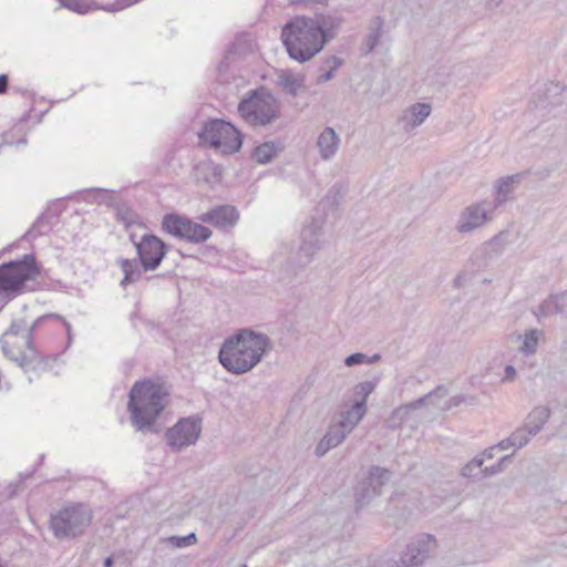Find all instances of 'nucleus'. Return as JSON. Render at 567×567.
<instances>
[{
    "mask_svg": "<svg viewBox=\"0 0 567 567\" xmlns=\"http://www.w3.org/2000/svg\"><path fill=\"white\" fill-rule=\"evenodd\" d=\"M270 349L267 334L244 329L224 341L218 359L228 372L243 374L255 368Z\"/></svg>",
    "mask_w": 567,
    "mask_h": 567,
    "instance_id": "obj_1",
    "label": "nucleus"
},
{
    "mask_svg": "<svg viewBox=\"0 0 567 567\" xmlns=\"http://www.w3.org/2000/svg\"><path fill=\"white\" fill-rule=\"evenodd\" d=\"M133 2H127V1L117 2V3H106V4L102 6L101 8L106 11H118V10L124 9L125 7H128Z\"/></svg>",
    "mask_w": 567,
    "mask_h": 567,
    "instance_id": "obj_44",
    "label": "nucleus"
},
{
    "mask_svg": "<svg viewBox=\"0 0 567 567\" xmlns=\"http://www.w3.org/2000/svg\"><path fill=\"white\" fill-rule=\"evenodd\" d=\"M198 137L202 143L221 154L237 153L243 144L241 133L231 123L219 118L207 121Z\"/></svg>",
    "mask_w": 567,
    "mask_h": 567,
    "instance_id": "obj_6",
    "label": "nucleus"
},
{
    "mask_svg": "<svg viewBox=\"0 0 567 567\" xmlns=\"http://www.w3.org/2000/svg\"><path fill=\"white\" fill-rule=\"evenodd\" d=\"M494 207L488 200L473 203L463 208L457 217L455 230L458 234H472L494 218Z\"/></svg>",
    "mask_w": 567,
    "mask_h": 567,
    "instance_id": "obj_10",
    "label": "nucleus"
},
{
    "mask_svg": "<svg viewBox=\"0 0 567 567\" xmlns=\"http://www.w3.org/2000/svg\"><path fill=\"white\" fill-rule=\"evenodd\" d=\"M463 402H465V396H463V395L453 396V398L450 399V404H449L447 408L457 406V405H460Z\"/></svg>",
    "mask_w": 567,
    "mask_h": 567,
    "instance_id": "obj_50",
    "label": "nucleus"
},
{
    "mask_svg": "<svg viewBox=\"0 0 567 567\" xmlns=\"http://www.w3.org/2000/svg\"><path fill=\"white\" fill-rule=\"evenodd\" d=\"M315 21L316 24L319 27L323 39H327V42L329 41L330 38L333 37L334 31L341 24V18L332 14L319 16Z\"/></svg>",
    "mask_w": 567,
    "mask_h": 567,
    "instance_id": "obj_30",
    "label": "nucleus"
},
{
    "mask_svg": "<svg viewBox=\"0 0 567 567\" xmlns=\"http://www.w3.org/2000/svg\"><path fill=\"white\" fill-rule=\"evenodd\" d=\"M534 315L539 322L557 315L567 317V291L548 296L536 307Z\"/></svg>",
    "mask_w": 567,
    "mask_h": 567,
    "instance_id": "obj_17",
    "label": "nucleus"
},
{
    "mask_svg": "<svg viewBox=\"0 0 567 567\" xmlns=\"http://www.w3.org/2000/svg\"><path fill=\"white\" fill-rule=\"evenodd\" d=\"M281 40L288 55L299 63L310 61L327 43L315 19L305 16H296L282 27Z\"/></svg>",
    "mask_w": 567,
    "mask_h": 567,
    "instance_id": "obj_3",
    "label": "nucleus"
},
{
    "mask_svg": "<svg viewBox=\"0 0 567 567\" xmlns=\"http://www.w3.org/2000/svg\"><path fill=\"white\" fill-rule=\"evenodd\" d=\"M367 412V406L362 402H354L352 406L342 414L340 424L352 432L357 424L362 420Z\"/></svg>",
    "mask_w": 567,
    "mask_h": 567,
    "instance_id": "obj_28",
    "label": "nucleus"
},
{
    "mask_svg": "<svg viewBox=\"0 0 567 567\" xmlns=\"http://www.w3.org/2000/svg\"><path fill=\"white\" fill-rule=\"evenodd\" d=\"M202 433V417L192 415L181 419L165 433L167 444L175 451L194 445Z\"/></svg>",
    "mask_w": 567,
    "mask_h": 567,
    "instance_id": "obj_11",
    "label": "nucleus"
},
{
    "mask_svg": "<svg viewBox=\"0 0 567 567\" xmlns=\"http://www.w3.org/2000/svg\"><path fill=\"white\" fill-rule=\"evenodd\" d=\"M130 239L136 248L143 270L153 271L157 269L167 252L168 246L153 234H144L137 240L136 235L131 233Z\"/></svg>",
    "mask_w": 567,
    "mask_h": 567,
    "instance_id": "obj_9",
    "label": "nucleus"
},
{
    "mask_svg": "<svg viewBox=\"0 0 567 567\" xmlns=\"http://www.w3.org/2000/svg\"><path fill=\"white\" fill-rule=\"evenodd\" d=\"M92 522V512L83 504H73L52 514L50 529L59 539L75 538L83 534Z\"/></svg>",
    "mask_w": 567,
    "mask_h": 567,
    "instance_id": "obj_7",
    "label": "nucleus"
},
{
    "mask_svg": "<svg viewBox=\"0 0 567 567\" xmlns=\"http://www.w3.org/2000/svg\"><path fill=\"white\" fill-rule=\"evenodd\" d=\"M354 496L359 506H364L369 504L374 497H377L374 494H372L371 486L367 484L365 480L358 484L355 487Z\"/></svg>",
    "mask_w": 567,
    "mask_h": 567,
    "instance_id": "obj_33",
    "label": "nucleus"
},
{
    "mask_svg": "<svg viewBox=\"0 0 567 567\" xmlns=\"http://www.w3.org/2000/svg\"><path fill=\"white\" fill-rule=\"evenodd\" d=\"M41 275V266L33 254L0 265V300L9 301L25 291L28 284Z\"/></svg>",
    "mask_w": 567,
    "mask_h": 567,
    "instance_id": "obj_4",
    "label": "nucleus"
},
{
    "mask_svg": "<svg viewBox=\"0 0 567 567\" xmlns=\"http://www.w3.org/2000/svg\"><path fill=\"white\" fill-rule=\"evenodd\" d=\"M391 473L390 471L379 467L372 466L369 471V475L367 478V484L371 486L372 494L379 496L382 492V487L390 481Z\"/></svg>",
    "mask_w": 567,
    "mask_h": 567,
    "instance_id": "obj_26",
    "label": "nucleus"
},
{
    "mask_svg": "<svg viewBox=\"0 0 567 567\" xmlns=\"http://www.w3.org/2000/svg\"><path fill=\"white\" fill-rule=\"evenodd\" d=\"M470 463L475 470H480L484 463V458L476 456Z\"/></svg>",
    "mask_w": 567,
    "mask_h": 567,
    "instance_id": "obj_51",
    "label": "nucleus"
},
{
    "mask_svg": "<svg viewBox=\"0 0 567 567\" xmlns=\"http://www.w3.org/2000/svg\"><path fill=\"white\" fill-rule=\"evenodd\" d=\"M322 237L321 220L312 219L309 224L303 226L301 230V244L298 251V264L293 267L295 274L312 261L315 255L323 246L324 240Z\"/></svg>",
    "mask_w": 567,
    "mask_h": 567,
    "instance_id": "obj_12",
    "label": "nucleus"
},
{
    "mask_svg": "<svg viewBox=\"0 0 567 567\" xmlns=\"http://www.w3.org/2000/svg\"><path fill=\"white\" fill-rule=\"evenodd\" d=\"M504 241L502 238V234L493 237L491 240L485 243V248L488 250L489 257L498 256L504 250Z\"/></svg>",
    "mask_w": 567,
    "mask_h": 567,
    "instance_id": "obj_37",
    "label": "nucleus"
},
{
    "mask_svg": "<svg viewBox=\"0 0 567 567\" xmlns=\"http://www.w3.org/2000/svg\"><path fill=\"white\" fill-rule=\"evenodd\" d=\"M125 220H126V226H127V227H130V226H132V225H134V224H135V221H134V219H133V218H127V219H125Z\"/></svg>",
    "mask_w": 567,
    "mask_h": 567,
    "instance_id": "obj_58",
    "label": "nucleus"
},
{
    "mask_svg": "<svg viewBox=\"0 0 567 567\" xmlns=\"http://www.w3.org/2000/svg\"><path fill=\"white\" fill-rule=\"evenodd\" d=\"M351 432L340 423L331 425L316 447V454L323 456L329 450L340 445Z\"/></svg>",
    "mask_w": 567,
    "mask_h": 567,
    "instance_id": "obj_20",
    "label": "nucleus"
},
{
    "mask_svg": "<svg viewBox=\"0 0 567 567\" xmlns=\"http://www.w3.org/2000/svg\"><path fill=\"white\" fill-rule=\"evenodd\" d=\"M223 168L220 165L215 164L212 161L200 162L196 166V175L198 178H203L207 184H216L221 178Z\"/></svg>",
    "mask_w": 567,
    "mask_h": 567,
    "instance_id": "obj_27",
    "label": "nucleus"
},
{
    "mask_svg": "<svg viewBox=\"0 0 567 567\" xmlns=\"http://www.w3.org/2000/svg\"><path fill=\"white\" fill-rule=\"evenodd\" d=\"M9 79L6 74H0V94L4 93L8 89Z\"/></svg>",
    "mask_w": 567,
    "mask_h": 567,
    "instance_id": "obj_49",
    "label": "nucleus"
},
{
    "mask_svg": "<svg viewBox=\"0 0 567 567\" xmlns=\"http://www.w3.org/2000/svg\"><path fill=\"white\" fill-rule=\"evenodd\" d=\"M365 361H368V355L364 353L358 352V353H352V354L348 355L344 360V364L347 367H353L357 364L365 363Z\"/></svg>",
    "mask_w": 567,
    "mask_h": 567,
    "instance_id": "obj_40",
    "label": "nucleus"
},
{
    "mask_svg": "<svg viewBox=\"0 0 567 567\" xmlns=\"http://www.w3.org/2000/svg\"><path fill=\"white\" fill-rule=\"evenodd\" d=\"M162 227L167 234L193 244L204 243L208 240L213 234L203 223H195L178 214L165 215L162 220Z\"/></svg>",
    "mask_w": 567,
    "mask_h": 567,
    "instance_id": "obj_8",
    "label": "nucleus"
},
{
    "mask_svg": "<svg viewBox=\"0 0 567 567\" xmlns=\"http://www.w3.org/2000/svg\"><path fill=\"white\" fill-rule=\"evenodd\" d=\"M24 330V322L23 321H13L10 326V328L4 333V337H18L22 331Z\"/></svg>",
    "mask_w": 567,
    "mask_h": 567,
    "instance_id": "obj_42",
    "label": "nucleus"
},
{
    "mask_svg": "<svg viewBox=\"0 0 567 567\" xmlns=\"http://www.w3.org/2000/svg\"><path fill=\"white\" fill-rule=\"evenodd\" d=\"M277 83L288 95L297 96L306 89L305 75L292 72L291 70H280L277 76Z\"/></svg>",
    "mask_w": 567,
    "mask_h": 567,
    "instance_id": "obj_22",
    "label": "nucleus"
},
{
    "mask_svg": "<svg viewBox=\"0 0 567 567\" xmlns=\"http://www.w3.org/2000/svg\"><path fill=\"white\" fill-rule=\"evenodd\" d=\"M496 449L499 450H507L509 447H515L513 441L511 440V435L504 440H502L497 445H495Z\"/></svg>",
    "mask_w": 567,
    "mask_h": 567,
    "instance_id": "obj_47",
    "label": "nucleus"
},
{
    "mask_svg": "<svg viewBox=\"0 0 567 567\" xmlns=\"http://www.w3.org/2000/svg\"><path fill=\"white\" fill-rule=\"evenodd\" d=\"M197 542L195 533H190L186 536H172L168 538V543L175 547H186L194 545Z\"/></svg>",
    "mask_w": 567,
    "mask_h": 567,
    "instance_id": "obj_39",
    "label": "nucleus"
},
{
    "mask_svg": "<svg viewBox=\"0 0 567 567\" xmlns=\"http://www.w3.org/2000/svg\"><path fill=\"white\" fill-rule=\"evenodd\" d=\"M322 73L317 78V83L318 84H322V83H326L328 81H330L333 76H334V70H329V69H324V70H321Z\"/></svg>",
    "mask_w": 567,
    "mask_h": 567,
    "instance_id": "obj_45",
    "label": "nucleus"
},
{
    "mask_svg": "<svg viewBox=\"0 0 567 567\" xmlns=\"http://www.w3.org/2000/svg\"><path fill=\"white\" fill-rule=\"evenodd\" d=\"M430 103H414L406 107L399 117L403 131L411 132L420 126L431 114Z\"/></svg>",
    "mask_w": 567,
    "mask_h": 567,
    "instance_id": "obj_18",
    "label": "nucleus"
},
{
    "mask_svg": "<svg viewBox=\"0 0 567 567\" xmlns=\"http://www.w3.org/2000/svg\"><path fill=\"white\" fill-rule=\"evenodd\" d=\"M60 6L76 13H86L92 8V0H59Z\"/></svg>",
    "mask_w": 567,
    "mask_h": 567,
    "instance_id": "obj_34",
    "label": "nucleus"
},
{
    "mask_svg": "<svg viewBox=\"0 0 567 567\" xmlns=\"http://www.w3.org/2000/svg\"><path fill=\"white\" fill-rule=\"evenodd\" d=\"M544 338L545 332L542 329L532 328L525 330L524 333L516 336V340L519 342L517 348L518 352L524 357L535 354Z\"/></svg>",
    "mask_w": 567,
    "mask_h": 567,
    "instance_id": "obj_23",
    "label": "nucleus"
},
{
    "mask_svg": "<svg viewBox=\"0 0 567 567\" xmlns=\"http://www.w3.org/2000/svg\"><path fill=\"white\" fill-rule=\"evenodd\" d=\"M117 262L124 275L121 280L122 287L125 288L127 285L134 284L141 279L143 268L140 260L122 258Z\"/></svg>",
    "mask_w": 567,
    "mask_h": 567,
    "instance_id": "obj_25",
    "label": "nucleus"
},
{
    "mask_svg": "<svg viewBox=\"0 0 567 567\" xmlns=\"http://www.w3.org/2000/svg\"><path fill=\"white\" fill-rule=\"evenodd\" d=\"M462 475L465 476V477H474V476H476L475 468L473 466H471V463H467L462 468Z\"/></svg>",
    "mask_w": 567,
    "mask_h": 567,
    "instance_id": "obj_48",
    "label": "nucleus"
},
{
    "mask_svg": "<svg viewBox=\"0 0 567 567\" xmlns=\"http://www.w3.org/2000/svg\"><path fill=\"white\" fill-rule=\"evenodd\" d=\"M167 403L168 393L162 384L151 380L135 382L127 404L132 425L141 432H159L156 420Z\"/></svg>",
    "mask_w": 567,
    "mask_h": 567,
    "instance_id": "obj_2",
    "label": "nucleus"
},
{
    "mask_svg": "<svg viewBox=\"0 0 567 567\" xmlns=\"http://www.w3.org/2000/svg\"><path fill=\"white\" fill-rule=\"evenodd\" d=\"M495 449H496L495 446H492V447L485 450L484 453H483L484 457L492 458L493 457V451Z\"/></svg>",
    "mask_w": 567,
    "mask_h": 567,
    "instance_id": "obj_56",
    "label": "nucleus"
},
{
    "mask_svg": "<svg viewBox=\"0 0 567 567\" xmlns=\"http://www.w3.org/2000/svg\"><path fill=\"white\" fill-rule=\"evenodd\" d=\"M63 323H64V327H65V330H66V334H68V346H70L71 342H72V338H73V336H72V328H71V324L68 321L63 320Z\"/></svg>",
    "mask_w": 567,
    "mask_h": 567,
    "instance_id": "obj_52",
    "label": "nucleus"
},
{
    "mask_svg": "<svg viewBox=\"0 0 567 567\" xmlns=\"http://www.w3.org/2000/svg\"><path fill=\"white\" fill-rule=\"evenodd\" d=\"M533 436L534 435L529 434V429L524 424L511 434V440L513 441L515 449H522Z\"/></svg>",
    "mask_w": 567,
    "mask_h": 567,
    "instance_id": "obj_35",
    "label": "nucleus"
},
{
    "mask_svg": "<svg viewBox=\"0 0 567 567\" xmlns=\"http://www.w3.org/2000/svg\"><path fill=\"white\" fill-rule=\"evenodd\" d=\"M42 223H43V217L41 216V217H39V218L34 221V224H33V226H32V229H31L29 233H31L32 230H35V229H40V228H41V226H42ZM39 231L41 233V230H39Z\"/></svg>",
    "mask_w": 567,
    "mask_h": 567,
    "instance_id": "obj_54",
    "label": "nucleus"
},
{
    "mask_svg": "<svg viewBox=\"0 0 567 567\" xmlns=\"http://www.w3.org/2000/svg\"><path fill=\"white\" fill-rule=\"evenodd\" d=\"M383 34V20L380 17L372 19L370 32L364 41L363 51L365 54L372 52Z\"/></svg>",
    "mask_w": 567,
    "mask_h": 567,
    "instance_id": "obj_29",
    "label": "nucleus"
},
{
    "mask_svg": "<svg viewBox=\"0 0 567 567\" xmlns=\"http://www.w3.org/2000/svg\"><path fill=\"white\" fill-rule=\"evenodd\" d=\"M49 318H55V319L63 320L62 317H60L58 315H49L45 317L38 318L32 323V326L29 328L25 336H23L24 343L29 348V353L22 352V351H17L16 349L10 347V343L8 340H2V351L6 354V357L8 359H10L11 361H14L19 367L23 368L24 370H28L30 368H35L34 363L38 362L39 355L31 348V336H32V332L35 329L37 324L45 319H49Z\"/></svg>",
    "mask_w": 567,
    "mask_h": 567,
    "instance_id": "obj_14",
    "label": "nucleus"
},
{
    "mask_svg": "<svg viewBox=\"0 0 567 567\" xmlns=\"http://www.w3.org/2000/svg\"><path fill=\"white\" fill-rule=\"evenodd\" d=\"M289 4L297 8H311L315 4H327L328 0H288Z\"/></svg>",
    "mask_w": 567,
    "mask_h": 567,
    "instance_id": "obj_41",
    "label": "nucleus"
},
{
    "mask_svg": "<svg viewBox=\"0 0 567 567\" xmlns=\"http://www.w3.org/2000/svg\"><path fill=\"white\" fill-rule=\"evenodd\" d=\"M511 457L512 455L503 456L496 464L481 470V473L484 477H487L503 472L504 467L511 462Z\"/></svg>",
    "mask_w": 567,
    "mask_h": 567,
    "instance_id": "obj_38",
    "label": "nucleus"
},
{
    "mask_svg": "<svg viewBox=\"0 0 567 567\" xmlns=\"http://www.w3.org/2000/svg\"><path fill=\"white\" fill-rule=\"evenodd\" d=\"M344 196L346 188L340 184H336L328 190L327 195L321 200V205L323 206V208L334 210L341 204Z\"/></svg>",
    "mask_w": 567,
    "mask_h": 567,
    "instance_id": "obj_31",
    "label": "nucleus"
},
{
    "mask_svg": "<svg viewBox=\"0 0 567 567\" xmlns=\"http://www.w3.org/2000/svg\"><path fill=\"white\" fill-rule=\"evenodd\" d=\"M374 383L371 381H364L355 385L354 395L358 398L355 402H362L363 406H367V399L373 392Z\"/></svg>",
    "mask_w": 567,
    "mask_h": 567,
    "instance_id": "obj_36",
    "label": "nucleus"
},
{
    "mask_svg": "<svg viewBox=\"0 0 567 567\" xmlns=\"http://www.w3.org/2000/svg\"><path fill=\"white\" fill-rule=\"evenodd\" d=\"M524 176L525 173H516L514 175L502 177L495 183V197L494 200L491 202L494 209L498 208L509 199V195L520 184Z\"/></svg>",
    "mask_w": 567,
    "mask_h": 567,
    "instance_id": "obj_19",
    "label": "nucleus"
},
{
    "mask_svg": "<svg viewBox=\"0 0 567 567\" xmlns=\"http://www.w3.org/2000/svg\"><path fill=\"white\" fill-rule=\"evenodd\" d=\"M341 63L342 62L339 58H337L336 55H331L323 61L320 70L332 69L336 71L341 65Z\"/></svg>",
    "mask_w": 567,
    "mask_h": 567,
    "instance_id": "obj_43",
    "label": "nucleus"
},
{
    "mask_svg": "<svg viewBox=\"0 0 567 567\" xmlns=\"http://www.w3.org/2000/svg\"><path fill=\"white\" fill-rule=\"evenodd\" d=\"M239 218L237 209L231 205H220L206 213H203L198 220L219 229L231 228Z\"/></svg>",
    "mask_w": 567,
    "mask_h": 567,
    "instance_id": "obj_15",
    "label": "nucleus"
},
{
    "mask_svg": "<svg viewBox=\"0 0 567 567\" xmlns=\"http://www.w3.org/2000/svg\"><path fill=\"white\" fill-rule=\"evenodd\" d=\"M113 563H114V560H113V558H112V557H106V558L104 559V561H103V566H104V567H112V566H113Z\"/></svg>",
    "mask_w": 567,
    "mask_h": 567,
    "instance_id": "obj_57",
    "label": "nucleus"
},
{
    "mask_svg": "<svg viewBox=\"0 0 567 567\" xmlns=\"http://www.w3.org/2000/svg\"><path fill=\"white\" fill-rule=\"evenodd\" d=\"M381 359V355L379 353L373 354L372 357H368V361L365 363H374Z\"/></svg>",
    "mask_w": 567,
    "mask_h": 567,
    "instance_id": "obj_55",
    "label": "nucleus"
},
{
    "mask_svg": "<svg viewBox=\"0 0 567 567\" xmlns=\"http://www.w3.org/2000/svg\"><path fill=\"white\" fill-rule=\"evenodd\" d=\"M516 378V369L513 365H506L504 369V377L502 378V382L513 381Z\"/></svg>",
    "mask_w": 567,
    "mask_h": 567,
    "instance_id": "obj_46",
    "label": "nucleus"
},
{
    "mask_svg": "<svg viewBox=\"0 0 567 567\" xmlns=\"http://www.w3.org/2000/svg\"><path fill=\"white\" fill-rule=\"evenodd\" d=\"M437 548L436 539L429 534L412 540L400 557L398 567H417L432 557Z\"/></svg>",
    "mask_w": 567,
    "mask_h": 567,
    "instance_id": "obj_13",
    "label": "nucleus"
},
{
    "mask_svg": "<svg viewBox=\"0 0 567 567\" xmlns=\"http://www.w3.org/2000/svg\"><path fill=\"white\" fill-rule=\"evenodd\" d=\"M550 416V410L547 406L534 408L525 420V425L529 429V434L536 435L540 432Z\"/></svg>",
    "mask_w": 567,
    "mask_h": 567,
    "instance_id": "obj_24",
    "label": "nucleus"
},
{
    "mask_svg": "<svg viewBox=\"0 0 567 567\" xmlns=\"http://www.w3.org/2000/svg\"><path fill=\"white\" fill-rule=\"evenodd\" d=\"M238 113L252 126H265L279 116V103L267 90L250 91L238 104Z\"/></svg>",
    "mask_w": 567,
    "mask_h": 567,
    "instance_id": "obj_5",
    "label": "nucleus"
},
{
    "mask_svg": "<svg viewBox=\"0 0 567 567\" xmlns=\"http://www.w3.org/2000/svg\"><path fill=\"white\" fill-rule=\"evenodd\" d=\"M340 146V137L332 127H324L317 140V147L323 161L334 157Z\"/></svg>",
    "mask_w": 567,
    "mask_h": 567,
    "instance_id": "obj_21",
    "label": "nucleus"
},
{
    "mask_svg": "<svg viewBox=\"0 0 567 567\" xmlns=\"http://www.w3.org/2000/svg\"><path fill=\"white\" fill-rule=\"evenodd\" d=\"M276 154V145L271 142H266L255 148L252 156L257 163L266 164L271 162Z\"/></svg>",
    "mask_w": 567,
    "mask_h": 567,
    "instance_id": "obj_32",
    "label": "nucleus"
},
{
    "mask_svg": "<svg viewBox=\"0 0 567 567\" xmlns=\"http://www.w3.org/2000/svg\"><path fill=\"white\" fill-rule=\"evenodd\" d=\"M545 91L548 93L555 92L556 94H558L560 92V87L558 84L549 83L546 85Z\"/></svg>",
    "mask_w": 567,
    "mask_h": 567,
    "instance_id": "obj_53",
    "label": "nucleus"
},
{
    "mask_svg": "<svg viewBox=\"0 0 567 567\" xmlns=\"http://www.w3.org/2000/svg\"><path fill=\"white\" fill-rule=\"evenodd\" d=\"M446 394V391L444 388L439 386L433 392H430L427 395L422 396L411 403L401 405L393 410L391 415L386 420L388 427L395 430L402 426V424L408 421L410 414L412 411L416 410L421 405L424 404V402L431 398V396H444Z\"/></svg>",
    "mask_w": 567,
    "mask_h": 567,
    "instance_id": "obj_16",
    "label": "nucleus"
},
{
    "mask_svg": "<svg viewBox=\"0 0 567 567\" xmlns=\"http://www.w3.org/2000/svg\"><path fill=\"white\" fill-rule=\"evenodd\" d=\"M240 567H248L247 565H241Z\"/></svg>",
    "mask_w": 567,
    "mask_h": 567,
    "instance_id": "obj_59",
    "label": "nucleus"
},
{
    "mask_svg": "<svg viewBox=\"0 0 567 567\" xmlns=\"http://www.w3.org/2000/svg\"><path fill=\"white\" fill-rule=\"evenodd\" d=\"M0 567H2V566L0 565Z\"/></svg>",
    "mask_w": 567,
    "mask_h": 567,
    "instance_id": "obj_60",
    "label": "nucleus"
}]
</instances>
